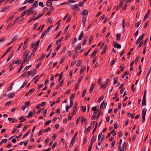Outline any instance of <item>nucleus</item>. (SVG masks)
Returning <instances> with one entry per match:
<instances>
[{"instance_id":"obj_20","label":"nucleus","mask_w":151,"mask_h":151,"mask_svg":"<svg viewBox=\"0 0 151 151\" xmlns=\"http://www.w3.org/2000/svg\"><path fill=\"white\" fill-rule=\"evenodd\" d=\"M107 105V103H104V101H103L102 102V103H101L100 107V108H102L103 107V106H104V107H106V106Z\"/></svg>"},{"instance_id":"obj_30","label":"nucleus","mask_w":151,"mask_h":151,"mask_svg":"<svg viewBox=\"0 0 151 151\" xmlns=\"http://www.w3.org/2000/svg\"><path fill=\"white\" fill-rule=\"evenodd\" d=\"M86 69V68L84 67H82L80 70V74H82L83 73V71L85 70Z\"/></svg>"},{"instance_id":"obj_19","label":"nucleus","mask_w":151,"mask_h":151,"mask_svg":"<svg viewBox=\"0 0 151 151\" xmlns=\"http://www.w3.org/2000/svg\"><path fill=\"white\" fill-rule=\"evenodd\" d=\"M52 1H50V0H48L46 2V5L47 6H51L52 5V3L51 2Z\"/></svg>"},{"instance_id":"obj_44","label":"nucleus","mask_w":151,"mask_h":151,"mask_svg":"<svg viewBox=\"0 0 151 151\" xmlns=\"http://www.w3.org/2000/svg\"><path fill=\"white\" fill-rule=\"evenodd\" d=\"M75 96V94H72L71 95L70 98V100H73Z\"/></svg>"},{"instance_id":"obj_64","label":"nucleus","mask_w":151,"mask_h":151,"mask_svg":"<svg viewBox=\"0 0 151 151\" xmlns=\"http://www.w3.org/2000/svg\"><path fill=\"white\" fill-rule=\"evenodd\" d=\"M43 86V84H40L38 86L37 88L38 89H40L41 87H42Z\"/></svg>"},{"instance_id":"obj_3","label":"nucleus","mask_w":151,"mask_h":151,"mask_svg":"<svg viewBox=\"0 0 151 151\" xmlns=\"http://www.w3.org/2000/svg\"><path fill=\"white\" fill-rule=\"evenodd\" d=\"M147 111V110L143 109L142 110V123H143L145 120V116L146 115V113Z\"/></svg>"},{"instance_id":"obj_39","label":"nucleus","mask_w":151,"mask_h":151,"mask_svg":"<svg viewBox=\"0 0 151 151\" xmlns=\"http://www.w3.org/2000/svg\"><path fill=\"white\" fill-rule=\"evenodd\" d=\"M15 24L14 22L13 23H11L10 24H9L8 25V26L7 27L8 28L10 27L11 26Z\"/></svg>"},{"instance_id":"obj_47","label":"nucleus","mask_w":151,"mask_h":151,"mask_svg":"<svg viewBox=\"0 0 151 151\" xmlns=\"http://www.w3.org/2000/svg\"><path fill=\"white\" fill-rule=\"evenodd\" d=\"M95 140V138L94 137H93L91 139L90 143H92V144H93Z\"/></svg>"},{"instance_id":"obj_24","label":"nucleus","mask_w":151,"mask_h":151,"mask_svg":"<svg viewBox=\"0 0 151 151\" xmlns=\"http://www.w3.org/2000/svg\"><path fill=\"white\" fill-rule=\"evenodd\" d=\"M107 48V47L106 46H104L103 48V51L102 52L101 54H103L106 51Z\"/></svg>"},{"instance_id":"obj_37","label":"nucleus","mask_w":151,"mask_h":151,"mask_svg":"<svg viewBox=\"0 0 151 151\" xmlns=\"http://www.w3.org/2000/svg\"><path fill=\"white\" fill-rule=\"evenodd\" d=\"M31 66V65H30L29 66H27L24 69V71H27L28 69H29Z\"/></svg>"},{"instance_id":"obj_33","label":"nucleus","mask_w":151,"mask_h":151,"mask_svg":"<svg viewBox=\"0 0 151 151\" xmlns=\"http://www.w3.org/2000/svg\"><path fill=\"white\" fill-rule=\"evenodd\" d=\"M98 52V51L97 50H95L92 53V54L91 56H94Z\"/></svg>"},{"instance_id":"obj_6","label":"nucleus","mask_w":151,"mask_h":151,"mask_svg":"<svg viewBox=\"0 0 151 151\" xmlns=\"http://www.w3.org/2000/svg\"><path fill=\"white\" fill-rule=\"evenodd\" d=\"M144 34H143L142 35L140 36L136 40V44H138L140 42V41L142 40L144 37Z\"/></svg>"},{"instance_id":"obj_5","label":"nucleus","mask_w":151,"mask_h":151,"mask_svg":"<svg viewBox=\"0 0 151 151\" xmlns=\"http://www.w3.org/2000/svg\"><path fill=\"white\" fill-rule=\"evenodd\" d=\"M72 9H74L76 11H78L80 10L78 4H75L71 6Z\"/></svg>"},{"instance_id":"obj_25","label":"nucleus","mask_w":151,"mask_h":151,"mask_svg":"<svg viewBox=\"0 0 151 151\" xmlns=\"http://www.w3.org/2000/svg\"><path fill=\"white\" fill-rule=\"evenodd\" d=\"M151 70V67H150L149 69V71H148V72L147 75L146 77V82H147V78H148L150 72Z\"/></svg>"},{"instance_id":"obj_57","label":"nucleus","mask_w":151,"mask_h":151,"mask_svg":"<svg viewBox=\"0 0 151 151\" xmlns=\"http://www.w3.org/2000/svg\"><path fill=\"white\" fill-rule=\"evenodd\" d=\"M116 61V60H115V59L112 60L110 63V65H113V64Z\"/></svg>"},{"instance_id":"obj_12","label":"nucleus","mask_w":151,"mask_h":151,"mask_svg":"<svg viewBox=\"0 0 151 151\" xmlns=\"http://www.w3.org/2000/svg\"><path fill=\"white\" fill-rule=\"evenodd\" d=\"M38 6V1H36L33 4L32 7L34 9Z\"/></svg>"},{"instance_id":"obj_26","label":"nucleus","mask_w":151,"mask_h":151,"mask_svg":"<svg viewBox=\"0 0 151 151\" xmlns=\"http://www.w3.org/2000/svg\"><path fill=\"white\" fill-rule=\"evenodd\" d=\"M9 8V7L8 6H7L4 8H3L1 11V12H4L6 11L7 9Z\"/></svg>"},{"instance_id":"obj_56","label":"nucleus","mask_w":151,"mask_h":151,"mask_svg":"<svg viewBox=\"0 0 151 151\" xmlns=\"http://www.w3.org/2000/svg\"><path fill=\"white\" fill-rule=\"evenodd\" d=\"M50 127H48L45 130V132H48L49 131H50Z\"/></svg>"},{"instance_id":"obj_36","label":"nucleus","mask_w":151,"mask_h":151,"mask_svg":"<svg viewBox=\"0 0 151 151\" xmlns=\"http://www.w3.org/2000/svg\"><path fill=\"white\" fill-rule=\"evenodd\" d=\"M81 121L82 122H84V123H85L87 121V120L86 118H84L83 117L81 119Z\"/></svg>"},{"instance_id":"obj_49","label":"nucleus","mask_w":151,"mask_h":151,"mask_svg":"<svg viewBox=\"0 0 151 151\" xmlns=\"http://www.w3.org/2000/svg\"><path fill=\"white\" fill-rule=\"evenodd\" d=\"M53 44L52 42H51L50 45L48 46L47 48V51H48L49 50V49L52 46V45Z\"/></svg>"},{"instance_id":"obj_28","label":"nucleus","mask_w":151,"mask_h":151,"mask_svg":"<svg viewBox=\"0 0 151 151\" xmlns=\"http://www.w3.org/2000/svg\"><path fill=\"white\" fill-rule=\"evenodd\" d=\"M18 35H15L12 39V41L14 42L17 39L18 37Z\"/></svg>"},{"instance_id":"obj_4","label":"nucleus","mask_w":151,"mask_h":151,"mask_svg":"<svg viewBox=\"0 0 151 151\" xmlns=\"http://www.w3.org/2000/svg\"><path fill=\"white\" fill-rule=\"evenodd\" d=\"M36 73V70L34 69L33 70L29 71L28 73V74L29 76H34Z\"/></svg>"},{"instance_id":"obj_23","label":"nucleus","mask_w":151,"mask_h":151,"mask_svg":"<svg viewBox=\"0 0 151 151\" xmlns=\"http://www.w3.org/2000/svg\"><path fill=\"white\" fill-rule=\"evenodd\" d=\"M81 47V45L80 44L78 45V46H76L75 47V49L76 50H80Z\"/></svg>"},{"instance_id":"obj_7","label":"nucleus","mask_w":151,"mask_h":151,"mask_svg":"<svg viewBox=\"0 0 151 151\" xmlns=\"http://www.w3.org/2000/svg\"><path fill=\"white\" fill-rule=\"evenodd\" d=\"M88 14V11L86 9H84L81 12V15L85 16L87 15Z\"/></svg>"},{"instance_id":"obj_18","label":"nucleus","mask_w":151,"mask_h":151,"mask_svg":"<svg viewBox=\"0 0 151 151\" xmlns=\"http://www.w3.org/2000/svg\"><path fill=\"white\" fill-rule=\"evenodd\" d=\"M108 83V81L105 84H104V85H102V84H101L100 86V88H105L107 85V84Z\"/></svg>"},{"instance_id":"obj_34","label":"nucleus","mask_w":151,"mask_h":151,"mask_svg":"<svg viewBox=\"0 0 151 151\" xmlns=\"http://www.w3.org/2000/svg\"><path fill=\"white\" fill-rule=\"evenodd\" d=\"M141 20H140L139 21L136 23V24L137 28L141 24Z\"/></svg>"},{"instance_id":"obj_38","label":"nucleus","mask_w":151,"mask_h":151,"mask_svg":"<svg viewBox=\"0 0 151 151\" xmlns=\"http://www.w3.org/2000/svg\"><path fill=\"white\" fill-rule=\"evenodd\" d=\"M122 27L123 28H124L125 27V20L124 19H123L122 20Z\"/></svg>"},{"instance_id":"obj_61","label":"nucleus","mask_w":151,"mask_h":151,"mask_svg":"<svg viewBox=\"0 0 151 151\" xmlns=\"http://www.w3.org/2000/svg\"><path fill=\"white\" fill-rule=\"evenodd\" d=\"M34 90H35V89L34 88H32L30 89L29 90V92L30 93L32 92H33L34 91Z\"/></svg>"},{"instance_id":"obj_60","label":"nucleus","mask_w":151,"mask_h":151,"mask_svg":"<svg viewBox=\"0 0 151 151\" xmlns=\"http://www.w3.org/2000/svg\"><path fill=\"white\" fill-rule=\"evenodd\" d=\"M82 110L83 112H85L86 110V106H83L82 107Z\"/></svg>"},{"instance_id":"obj_43","label":"nucleus","mask_w":151,"mask_h":151,"mask_svg":"<svg viewBox=\"0 0 151 151\" xmlns=\"http://www.w3.org/2000/svg\"><path fill=\"white\" fill-rule=\"evenodd\" d=\"M14 17L13 16H12L10 17L9 18L6 20L7 22H9L10 20H11Z\"/></svg>"},{"instance_id":"obj_54","label":"nucleus","mask_w":151,"mask_h":151,"mask_svg":"<svg viewBox=\"0 0 151 151\" xmlns=\"http://www.w3.org/2000/svg\"><path fill=\"white\" fill-rule=\"evenodd\" d=\"M60 46H61V45L60 44H59L57 46L56 49V51H58L59 50V49L60 48Z\"/></svg>"},{"instance_id":"obj_2","label":"nucleus","mask_w":151,"mask_h":151,"mask_svg":"<svg viewBox=\"0 0 151 151\" xmlns=\"http://www.w3.org/2000/svg\"><path fill=\"white\" fill-rule=\"evenodd\" d=\"M126 149V143L124 142L122 144L120 145L119 147V151H124Z\"/></svg>"},{"instance_id":"obj_51","label":"nucleus","mask_w":151,"mask_h":151,"mask_svg":"<svg viewBox=\"0 0 151 151\" xmlns=\"http://www.w3.org/2000/svg\"><path fill=\"white\" fill-rule=\"evenodd\" d=\"M77 0H68V1L69 2L74 3L76 2L77 1Z\"/></svg>"},{"instance_id":"obj_31","label":"nucleus","mask_w":151,"mask_h":151,"mask_svg":"<svg viewBox=\"0 0 151 151\" xmlns=\"http://www.w3.org/2000/svg\"><path fill=\"white\" fill-rule=\"evenodd\" d=\"M93 39V37L92 36H91L90 39L89 40V43L90 44H91Z\"/></svg>"},{"instance_id":"obj_9","label":"nucleus","mask_w":151,"mask_h":151,"mask_svg":"<svg viewBox=\"0 0 151 151\" xmlns=\"http://www.w3.org/2000/svg\"><path fill=\"white\" fill-rule=\"evenodd\" d=\"M34 113H33L31 111H29L28 114V115H27V117H30L32 116H33L34 114H35V110H34Z\"/></svg>"},{"instance_id":"obj_27","label":"nucleus","mask_w":151,"mask_h":151,"mask_svg":"<svg viewBox=\"0 0 151 151\" xmlns=\"http://www.w3.org/2000/svg\"><path fill=\"white\" fill-rule=\"evenodd\" d=\"M14 61V63L16 64H20L21 63L22 60H18Z\"/></svg>"},{"instance_id":"obj_50","label":"nucleus","mask_w":151,"mask_h":151,"mask_svg":"<svg viewBox=\"0 0 151 151\" xmlns=\"http://www.w3.org/2000/svg\"><path fill=\"white\" fill-rule=\"evenodd\" d=\"M123 134L122 131H119V132L118 136L119 137H121L122 136Z\"/></svg>"},{"instance_id":"obj_10","label":"nucleus","mask_w":151,"mask_h":151,"mask_svg":"<svg viewBox=\"0 0 151 151\" xmlns=\"http://www.w3.org/2000/svg\"><path fill=\"white\" fill-rule=\"evenodd\" d=\"M34 1L35 0H25L24 3V4H25L27 3H28L29 4H31L33 3Z\"/></svg>"},{"instance_id":"obj_8","label":"nucleus","mask_w":151,"mask_h":151,"mask_svg":"<svg viewBox=\"0 0 151 151\" xmlns=\"http://www.w3.org/2000/svg\"><path fill=\"white\" fill-rule=\"evenodd\" d=\"M114 47L117 48L118 49H120L121 47V45L118 44L116 42H114Z\"/></svg>"},{"instance_id":"obj_40","label":"nucleus","mask_w":151,"mask_h":151,"mask_svg":"<svg viewBox=\"0 0 151 151\" xmlns=\"http://www.w3.org/2000/svg\"><path fill=\"white\" fill-rule=\"evenodd\" d=\"M30 101H28L27 102H26L24 103V105L25 106H26V107L28 106L30 104Z\"/></svg>"},{"instance_id":"obj_32","label":"nucleus","mask_w":151,"mask_h":151,"mask_svg":"<svg viewBox=\"0 0 151 151\" xmlns=\"http://www.w3.org/2000/svg\"><path fill=\"white\" fill-rule=\"evenodd\" d=\"M7 139H3L1 142V144L4 143H6L7 142Z\"/></svg>"},{"instance_id":"obj_35","label":"nucleus","mask_w":151,"mask_h":151,"mask_svg":"<svg viewBox=\"0 0 151 151\" xmlns=\"http://www.w3.org/2000/svg\"><path fill=\"white\" fill-rule=\"evenodd\" d=\"M27 84V82L26 81H25L24 82L23 85L20 87V88H23Z\"/></svg>"},{"instance_id":"obj_48","label":"nucleus","mask_w":151,"mask_h":151,"mask_svg":"<svg viewBox=\"0 0 151 151\" xmlns=\"http://www.w3.org/2000/svg\"><path fill=\"white\" fill-rule=\"evenodd\" d=\"M77 108V107H75L74 108L73 110V114H75Z\"/></svg>"},{"instance_id":"obj_52","label":"nucleus","mask_w":151,"mask_h":151,"mask_svg":"<svg viewBox=\"0 0 151 151\" xmlns=\"http://www.w3.org/2000/svg\"><path fill=\"white\" fill-rule=\"evenodd\" d=\"M12 103V101H8L7 102H6L5 104V105L6 106H8L9 105L11 104V103Z\"/></svg>"},{"instance_id":"obj_63","label":"nucleus","mask_w":151,"mask_h":151,"mask_svg":"<svg viewBox=\"0 0 151 151\" xmlns=\"http://www.w3.org/2000/svg\"><path fill=\"white\" fill-rule=\"evenodd\" d=\"M77 39L76 38H75L73 40L72 42L73 44H74L75 42L77 41Z\"/></svg>"},{"instance_id":"obj_17","label":"nucleus","mask_w":151,"mask_h":151,"mask_svg":"<svg viewBox=\"0 0 151 151\" xmlns=\"http://www.w3.org/2000/svg\"><path fill=\"white\" fill-rule=\"evenodd\" d=\"M39 79V76H37L35 77L33 79L35 80L34 83H36L37 82Z\"/></svg>"},{"instance_id":"obj_53","label":"nucleus","mask_w":151,"mask_h":151,"mask_svg":"<svg viewBox=\"0 0 151 151\" xmlns=\"http://www.w3.org/2000/svg\"><path fill=\"white\" fill-rule=\"evenodd\" d=\"M39 5L40 6H41L42 7H44L43 3L42 2H40L39 3Z\"/></svg>"},{"instance_id":"obj_45","label":"nucleus","mask_w":151,"mask_h":151,"mask_svg":"<svg viewBox=\"0 0 151 151\" xmlns=\"http://www.w3.org/2000/svg\"><path fill=\"white\" fill-rule=\"evenodd\" d=\"M86 92V89H85L84 90L83 93L82 94V97H83L85 95V94Z\"/></svg>"},{"instance_id":"obj_16","label":"nucleus","mask_w":151,"mask_h":151,"mask_svg":"<svg viewBox=\"0 0 151 151\" xmlns=\"http://www.w3.org/2000/svg\"><path fill=\"white\" fill-rule=\"evenodd\" d=\"M123 4L122 2H119V4L116 7V10H118L122 6Z\"/></svg>"},{"instance_id":"obj_11","label":"nucleus","mask_w":151,"mask_h":151,"mask_svg":"<svg viewBox=\"0 0 151 151\" xmlns=\"http://www.w3.org/2000/svg\"><path fill=\"white\" fill-rule=\"evenodd\" d=\"M15 93L14 92H12L8 95V97L9 98H13L14 97Z\"/></svg>"},{"instance_id":"obj_13","label":"nucleus","mask_w":151,"mask_h":151,"mask_svg":"<svg viewBox=\"0 0 151 151\" xmlns=\"http://www.w3.org/2000/svg\"><path fill=\"white\" fill-rule=\"evenodd\" d=\"M86 19L84 17H83L82 18V23L83 24V27L85 25Z\"/></svg>"},{"instance_id":"obj_29","label":"nucleus","mask_w":151,"mask_h":151,"mask_svg":"<svg viewBox=\"0 0 151 151\" xmlns=\"http://www.w3.org/2000/svg\"><path fill=\"white\" fill-rule=\"evenodd\" d=\"M116 38H117V40H120V37L121 36V35L120 34H117L116 35Z\"/></svg>"},{"instance_id":"obj_46","label":"nucleus","mask_w":151,"mask_h":151,"mask_svg":"<svg viewBox=\"0 0 151 151\" xmlns=\"http://www.w3.org/2000/svg\"><path fill=\"white\" fill-rule=\"evenodd\" d=\"M61 33V31H60L56 35V36L55 38V39H56L59 37Z\"/></svg>"},{"instance_id":"obj_59","label":"nucleus","mask_w":151,"mask_h":151,"mask_svg":"<svg viewBox=\"0 0 151 151\" xmlns=\"http://www.w3.org/2000/svg\"><path fill=\"white\" fill-rule=\"evenodd\" d=\"M46 103V102H42L40 104L41 107H43L44 106L45 104Z\"/></svg>"},{"instance_id":"obj_41","label":"nucleus","mask_w":151,"mask_h":151,"mask_svg":"<svg viewBox=\"0 0 151 151\" xmlns=\"http://www.w3.org/2000/svg\"><path fill=\"white\" fill-rule=\"evenodd\" d=\"M38 22L36 23L35 24L34 27V29H36L37 28V27L38 26Z\"/></svg>"},{"instance_id":"obj_55","label":"nucleus","mask_w":151,"mask_h":151,"mask_svg":"<svg viewBox=\"0 0 151 151\" xmlns=\"http://www.w3.org/2000/svg\"><path fill=\"white\" fill-rule=\"evenodd\" d=\"M29 132L28 131V132H27L26 133L23 135V138H24L27 135H28L29 134Z\"/></svg>"},{"instance_id":"obj_58","label":"nucleus","mask_w":151,"mask_h":151,"mask_svg":"<svg viewBox=\"0 0 151 151\" xmlns=\"http://www.w3.org/2000/svg\"><path fill=\"white\" fill-rule=\"evenodd\" d=\"M110 133L111 134H112L114 136H115L116 135V133L115 131H114V130H113L112 131H111Z\"/></svg>"},{"instance_id":"obj_42","label":"nucleus","mask_w":151,"mask_h":151,"mask_svg":"<svg viewBox=\"0 0 151 151\" xmlns=\"http://www.w3.org/2000/svg\"><path fill=\"white\" fill-rule=\"evenodd\" d=\"M142 106L144 105H146V100L142 99Z\"/></svg>"},{"instance_id":"obj_15","label":"nucleus","mask_w":151,"mask_h":151,"mask_svg":"<svg viewBox=\"0 0 151 151\" xmlns=\"http://www.w3.org/2000/svg\"><path fill=\"white\" fill-rule=\"evenodd\" d=\"M83 31H82L81 34L78 37V40H81L83 38Z\"/></svg>"},{"instance_id":"obj_14","label":"nucleus","mask_w":151,"mask_h":151,"mask_svg":"<svg viewBox=\"0 0 151 151\" xmlns=\"http://www.w3.org/2000/svg\"><path fill=\"white\" fill-rule=\"evenodd\" d=\"M34 9L32 7L29 9L27 11V14L28 15H29L31 14L33 12V10Z\"/></svg>"},{"instance_id":"obj_22","label":"nucleus","mask_w":151,"mask_h":151,"mask_svg":"<svg viewBox=\"0 0 151 151\" xmlns=\"http://www.w3.org/2000/svg\"><path fill=\"white\" fill-rule=\"evenodd\" d=\"M88 37H85L84 38V40L83 41V42L82 43V45H84L86 43Z\"/></svg>"},{"instance_id":"obj_1","label":"nucleus","mask_w":151,"mask_h":151,"mask_svg":"<svg viewBox=\"0 0 151 151\" xmlns=\"http://www.w3.org/2000/svg\"><path fill=\"white\" fill-rule=\"evenodd\" d=\"M29 53L28 50H26L23 54L24 60L23 61V63H25L27 61H28V55Z\"/></svg>"},{"instance_id":"obj_21","label":"nucleus","mask_w":151,"mask_h":151,"mask_svg":"<svg viewBox=\"0 0 151 151\" xmlns=\"http://www.w3.org/2000/svg\"><path fill=\"white\" fill-rule=\"evenodd\" d=\"M95 84H94L93 83H92V85L90 88L89 90L90 92H91L92 91Z\"/></svg>"},{"instance_id":"obj_62","label":"nucleus","mask_w":151,"mask_h":151,"mask_svg":"<svg viewBox=\"0 0 151 151\" xmlns=\"http://www.w3.org/2000/svg\"><path fill=\"white\" fill-rule=\"evenodd\" d=\"M115 143V141H112L111 143V147H113L114 145V144Z\"/></svg>"}]
</instances>
